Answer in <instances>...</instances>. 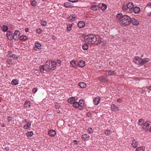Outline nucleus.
Segmentation results:
<instances>
[{"instance_id":"nucleus-1","label":"nucleus","mask_w":151,"mask_h":151,"mask_svg":"<svg viewBox=\"0 0 151 151\" xmlns=\"http://www.w3.org/2000/svg\"><path fill=\"white\" fill-rule=\"evenodd\" d=\"M116 17L119 20L121 24L123 26L129 25L131 23V18L127 15L118 14L116 15Z\"/></svg>"},{"instance_id":"nucleus-2","label":"nucleus","mask_w":151,"mask_h":151,"mask_svg":"<svg viewBox=\"0 0 151 151\" xmlns=\"http://www.w3.org/2000/svg\"><path fill=\"white\" fill-rule=\"evenodd\" d=\"M55 61L51 60L46 62L45 65L48 69L54 70L56 68Z\"/></svg>"},{"instance_id":"nucleus-3","label":"nucleus","mask_w":151,"mask_h":151,"mask_svg":"<svg viewBox=\"0 0 151 151\" xmlns=\"http://www.w3.org/2000/svg\"><path fill=\"white\" fill-rule=\"evenodd\" d=\"M94 35H89L85 37L84 40L86 43L88 44H94Z\"/></svg>"},{"instance_id":"nucleus-4","label":"nucleus","mask_w":151,"mask_h":151,"mask_svg":"<svg viewBox=\"0 0 151 151\" xmlns=\"http://www.w3.org/2000/svg\"><path fill=\"white\" fill-rule=\"evenodd\" d=\"M107 8V6L104 4H99V6L95 5V13H98L100 8L103 11H105Z\"/></svg>"},{"instance_id":"nucleus-5","label":"nucleus","mask_w":151,"mask_h":151,"mask_svg":"<svg viewBox=\"0 0 151 151\" xmlns=\"http://www.w3.org/2000/svg\"><path fill=\"white\" fill-rule=\"evenodd\" d=\"M151 125V123L149 122H147L144 124L142 128L145 131H147L150 129Z\"/></svg>"},{"instance_id":"nucleus-6","label":"nucleus","mask_w":151,"mask_h":151,"mask_svg":"<svg viewBox=\"0 0 151 151\" xmlns=\"http://www.w3.org/2000/svg\"><path fill=\"white\" fill-rule=\"evenodd\" d=\"M141 59L142 58H141L138 56H136L135 57L134 61L136 64L141 65Z\"/></svg>"},{"instance_id":"nucleus-7","label":"nucleus","mask_w":151,"mask_h":151,"mask_svg":"<svg viewBox=\"0 0 151 151\" xmlns=\"http://www.w3.org/2000/svg\"><path fill=\"white\" fill-rule=\"evenodd\" d=\"M131 23L134 25L137 26L139 24V22L138 20L134 18H131Z\"/></svg>"},{"instance_id":"nucleus-8","label":"nucleus","mask_w":151,"mask_h":151,"mask_svg":"<svg viewBox=\"0 0 151 151\" xmlns=\"http://www.w3.org/2000/svg\"><path fill=\"white\" fill-rule=\"evenodd\" d=\"M20 35V33L19 31L16 30L15 31L13 36V39L15 40H18L19 37L17 36H19Z\"/></svg>"},{"instance_id":"nucleus-9","label":"nucleus","mask_w":151,"mask_h":151,"mask_svg":"<svg viewBox=\"0 0 151 151\" xmlns=\"http://www.w3.org/2000/svg\"><path fill=\"white\" fill-rule=\"evenodd\" d=\"M76 19V17L74 15H71L68 18V20L70 22L74 21Z\"/></svg>"},{"instance_id":"nucleus-10","label":"nucleus","mask_w":151,"mask_h":151,"mask_svg":"<svg viewBox=\"0 0 151 151\" xmlns=\"http://www.w3.org/2000/svg\"><path fill=\"white\" fill-rule=\"evenodd\" d=\"M13 33L9 31L6 33V36L8 37V39L9 40H11L13 38Z\"/></svg>"},{"instance_id":"nucleus-11","label":"nucleus","mask_w":151,"mask_h":151,"mask_svg":"<svg viewBox=\"0 0 151 151\" xmlns=\"http://www.w3.org/2000/svg\"><path fill=\"white\" fill-rule=\"evenodd\" d=\"M100 81L104 83L107 82L108 81V79L105 76H101L99 78Z\"/></svg>"},{"instance_id":"nucleus-12","label":"nucleus","mask_w":151,"mask_h":151,"mask_svg":"<svg viewBox=\"0 0 151 151\" xmlns=\"http://www.w3.org/2000/svg\"><path fill=\"white\" fill-rule=\"evenodd\" d=\"M150 60V59L148 58H145L143 59L142 58L141 61V66L143 65L146 63L148 62Z\"/></svg>"},{"instance_id":"nucleus-13","label":"nucleus","mask_w":151,"mask_h":151,"mask_svg":"<svg viewBox=\"0 0 151 151\" xmlns=\"http://www.w3.org/2000/svg\"><path fill=\"white\" fill-rule=\"evenodd\" d=\"M49 135L51 137H54L56 134V132L53 130H50L48 132Z\"/></svg>"},{"instance_id":"nucleus-14","label":"nucleus","mask_w":151,"mask_h":151,"mask_svg":"<svg viewBox=\"0 0 151 151\" xmlns=\"http://www.w3.org/2000/svg\"><path fill=\"white\" fill-rule=\"evenodd\" d=\"M45 65H40V71L42 73H45L46 70L45 69Z\"/></svg>"},{"instance_id":"nucleus-15","label":"nucleus","mask_w":151,"mask_h":151,"mask_svg":"<svg viewBox=\"0 0 151 151\" xmlns=\"http://www.w3.org/2000/svg\"><path fill=\"white\" fill-rule=\"evenodd\" d=\"M132 145L133 147L136 148L137 147L138 143L136 140L134 139L132 141Z\"/></svg>"},{"instance_id":"nucleus-16","label":"nucleus","mask_w":151,"mask_h":151,"mask_svg":"<svg viewBox=\"0 0 151 151\" xmlns=\"http://www.w3.org/2000/svg\"><path fill=\"white\" fill-rule=\"evenodd\" d=\"M90 136L87 134H84L81 136V138L83 140H87L89 139Z\"/></svg>"},{"instance_id":"nucleus-17","label":"nucleus","mask_w":151,"mask_h":151,"mask_svg":"<svg viewBox=\"0 0 151 151\" xmlns=\"http://www.w3.org/2000/svg\"><path fill=\"white\" fill-rule=\"evenodd\" d=\"M127 8L129 9H132L134 7V5L133 3L129 2L127 4Z\"/></svg>"},{"instance_id":"nucleus-18","label":"nucleus","mask_w":151,"mask_h":151,"mask_svg":"<svg viewBox=\"0 0 151 151\" xmlns=\"http://www.w3.org/2000/svg\"><path fill=\"white\" fill-rule=\"evenodd\" d=\"M85 24V23L84 22L80 21L78 24V26L79 28H82L84 27Z\"/></svg>"},{"instance_id":"nucleus-19","label":"nucleus","mask_w":151,"mask_h":151,"mask_svg":"<svg viewBox=\"0 0 151 151\" xmlns=\"http://www.w3.org/2000/svg\"><path fill=\"white\" fill-rule=\"evenodd\" d=\"M31 125V123H29V122H28L26 124L24 125V129H28L30 128Z\"/></svg>"},{"instance_id":"nucleus-20","label":"nucleus","mask_w":151,"mask_h":151,"mask_svg":"<svg viewBox=\"0 0 151 151\" xmlns=\"http://www.w3.org/2000/svg\"><path fill=\"white\" fill-rule=\"evenodd\" d=\"M106 75L110 76L111 75H114L116 74V73L114 71H112L111 70H109L107 71L105 73Z\"/></svg>"},{"instance_id":"nucleus-21","label":"nucleus","mask_w":151,"mask_h":151,"mask_svg":"<svg viewBox=\"0 0 151 151\" xmlns=\"http://www.w3.org/2000/svg\"><path fill=\"white\" fill-rule=\"evenodd\" d=\"M133 10L135 13L138 14L140 11V8L138 6H136L133 8Z\"/></svg>"},{"instance_id":"nucleus-22","label":"nucleus","mask_w":151,"mask_h":151,"mask_svg":"<svg viewBox=\"0 0 151 151\" xmlns=\"http://www.w3.org/2000/svg\"><path fill=\"white\" fill-rule=\"evenodd\" d=\"M111 108L112 109V111H117L118 109V107L114 104H112L111 105Z\"/></svg>"},{"instance_id":"nucleus-23","label":"nucleus","mask_w":151,"mask_h":151,"mask_svg":"<svg viewBox=\"0 0 151 151\" xmlns=\"http://www.w3.org/2000/svg\"><path fill=\"white\" fill-rule=\"evenodd\" d=\"M78 65L79 67L83 68L84 67L85 65V62L83 60L80 61L78 63Z\"/></svg>"},{"instance_id":"nucleus-24","label":"nucleus","mask_w":151,"mask_h":151,"mask_svg":"<svg viewBox=\"0 0 151 151\" xmlns=\"http://www.w3.org/2000/svg\"><path fill=\"white\" fill-rule=\"evenodd\" d=\"M68 101L70 104H73L76 101L74 98L71 97L68 99Z\"/></svg>"},{"instance_id":"nucleus-25","label":"nucleus","mask_w":151,"mask_h":151,"mask_svg":"<svg viewBox=\"0 0 151 151\" xmlns=\"http://www.w3.org/2000/svg\"><path fill=\"white\" fill-rule=\"evenodd\" d=\"M100 98L98 96L97 97L95 98V105H98L100 102Z\"/></svg>"},{"instance_id":"nucleus-26","label":"nucleus","mask_w":151,"mask_h":151,"mask_svg":"<svg viewBox=\"0 0 151 151\" xmlns=\"http://www.w3.org/2000/svg\"><path fill=\"white\" fill-rule=\"evenodd\" d=\"M35 46L38 49L41 48V45L38 42H37L35 43Z\"/></svg>"},{"instance_id":"nucleus-27","label":"nucleus","mask_w":151,"mask_h":151,"mask_svg":"<svg viewBox=\"0 0 151 151\" xmlns=\"http://www.w3.org/2000/svg\"><path fill=\"white\" fill-rule=\"evenodd\" d=\"M70 64L72 66L73 68L76 67L78 63L75 61H71L70 62Z\"/></svg>"},{"instance_id":"nucleus-28","label":"nucleus","mask_w":151,"mask_h":151,"mask_svg":"<svg viewBox=\"0 0 151 151\" xmlns=\"http://www.w3.org/2000/svg\"><path fill=\"white\" fill-rule=\"evenodd\" d=\"M28 37L25 35H22L20 37V40L25 41L28 39Z\"/></svg>"},{"instance_id":"nucleus-29","label":"nucleus","mask_w":151,"mask_h":151,"mask_svg":"<svg viewBox=\"0 0 151 151\" xmlns=\"http://www.w3.org/2000/svg\"><path fill=\"white\" fill-rule=\"evenodd\" d=\"M19 81L16 79H13L11 82V83L12 84L15 85H17Z\"/></svg>"},{"instance_id":"nucleus-30","label":"nucleus","mask_w":151,"mask_h":151,"mask_svg":"<svg viewBox=\"0 0 151 151\" xmlns=\"http://www.w3.org/2000/svg\"><path fill=\"white\" fill-rule=\"evenodd\" d=\"M78 85L82 88H84L86 87V85L84 82H80L78 83Z\"/></svg>"},{"instance_id":"nucleus-31","label":"nucleus","mask_w":151,"mask_h":151,"mask_svg":"<svg viewBox=\"0 0 151 151\" xmlns=\"http://www.w3.org/2000/svg\"><path fill=\"white\" fill-rule=\"evenodd\" d=\"M1 29L3 31L5 32L7 31L8 29V27L6 26L3 25L1 27Z\"/></svg>"},{"instance_id":"nucleus-32","label":"nucleus","mask_w":151,"mask_h":151,"mask_svg":"<svg viewBox=\"0 0 151 151\" xmlns=\"http://www.w3.org/2000/svg\"><path fill=\"white\" fill-rule=\"evenodd\" d=\"M64 5L66 7H70L71 6V4L68 2H66L64 3Z\"/></svg>"},{"instance_id":"nucleus-33","label":"nucleus","mask_w":151,"mask_h":151,"mask_svg":"<svg viewBox=\"0 0 151 151\" xmlns=\"http://www.w3.org/2000/svg\"><path fill=\"white\" fill-rule=\"evenodd\" d=\"M31 106L30 103L29 102L26 101L25 103V105L24 107L25 108H29Z\"/></svg>"},{"instance_id":"nucleus-34","label":"nucleus","mask_w":151,"mask_h":151,"mask_svg":"<svg viewBox=\"0 0 151 151\" xmlns=\"http://www.w3.org/2000/svg\"><path fill=\"white\" fill-rule=\"evenodd\" d=\"M13 54L11 51H8L7 52V56L8 58H12Z\"/></svg>"},{"instance_id":"nucleus-35","label":"nucleus","mask_w":151,"mask_h":151,"mask_svg":"<svg viewBox=\"0 0 151 151\" xmlns=\"http://www.w3.org/2000/svg\"><path fill=\"white\" fill-rule=\"evenodd\" d=\"M6 62L8 64L11 65L12 64V60L11 59H8L6 60Z\"/></svg>"},{"instance_id":"nucleus-36","label":"nucleus","mask_w":151,"mask_h":151,"mask_svg":"<svg viewBox=\"0 0 151 151\" xmlns=\"http://www.w3.org/2000/svg\"><path fill=\"white\" fill-rule=\"evenodd\" d=\"M55 67H56V66L59 67L60 65L61 61L59 60H58L56 62H55Z\"/></svg>"},{"instance_id":"nucleus-37","label":"nucleus","mask_w":151,"mask_h":151,"mask_svg":"<svg viewBox=\"0 0 151 151\" xmlns=\"http://www.w3.org/2000/svg\"><path fill=\"white\" fill-rule=\"evenodd\" d=\"M88 46L86 44H84L82 46V48L83 50H86L88 49Z\"/></svg>"},{"instance_id":"nucleus-38","label":"nucleus","mask_w":151,"mask_h":151,"mask_svg":"<svg viewBox=\"0 0 151 151\" xmlns=\"http://www.w3.org/2000/svg\"><path fill=\"white\" fill-rule=\"evenodd\" d=\"M73 106L75 108H78L80 106L78 102L76 101L73 104Z\"/></svg>"},{"instance_id":"nucleus-39","label":"nucleus","mask_w":151,"mask_h":151,"mask_svg":"<svg viewBox=\"0 0 151 151\" xmlns=\"http://www.w3.org/2000/svg\"><path fill=\"white\" fill-rule=\"evenodd\" d=\"M33 134V132L32 131H31L26 133L27 136L28 137H32Z\"/></svg>"},{"instance_id":"nucleus-40","label":"nucleus","mask_w":151,"mask_h":151,"mask_svg":"<svg viewBox=\"0 0 151 151\" xmlns=\"http://www.w3.org/2000/svg\"><path fill=\"white\" fill-rule=\"evenodd\" d=\"M104 132L105 134L107 136L110 135L111 134L110 131L109 130H106L104 131Z\"/></svg>"},{"instance_id":"nucleus-41","label":"nucleus","mask_w":151,"mask_h":151,"mask_svg":"<svg viewBox=\"0 0 151 151\" xmlns=\"http://www.w3.org/2000/svg\"><path fill=\"white\" fill-rule=\"evenodd\" d=\"M41 24L43 26H45L47 24V23L46 21H44L43 19L41 21Z\"/></svg>"},{"instance_id":"nucleus-42","label":"nucleus","mask_w":151,"mask_h":151,"mask_svg":"<svg viewBox=\"0 0 151 151\" xmlns=\"http://www.w3.org/2000/svg\"><path fill=\"white\" fill-rule=\"evenodd\" d=\"M145 148L143 147H139L137 148L136 151H144Z\"/></svg>"},{"instance_id":"nucleus-43","label":"nucleus","mask_w":151,"mask_h":151,"mask_svg":"<svg viewBox=\"0 0 151 151\" xmlns=\"http://www.w3.org/2000/svg\"><path fill=\"white\" fill-rule=\"evenodd\" d=\"M78 103L80 106H82L83 105L84 101L82 100H79V102Z\"/></svg>"},{"instance_id":"nucleus-44","label":"nucleus","mask_w":151,"mask_h":151,"mask_svg":"<svg viewBox=\"0 0 151 151\" xmlns=\"http://www.w3.org/2000/svg\"><path fill=\"white\" fill-rule=\"evenodd\" d=\"M144 122V120L142 119H140L139 120L138 124L139 125H141Z\"/></svg>"},{"instance_id":"nucleus-45","label":"nucleus","mask_w":151,"mask_h":151,"mask_svg":"<svg viewBox=\"0 0 151 151\" xmlns=\"http://www.w3.org/2000/svg\"><path fill=\"white\" fill-rule=\"evenodd\" d=\"M31 4L33 6H36L37 5V2L35 0H33L31 1Z\"/></svg>"},{"instance_id":"nucleus-46","label":"nucleus","mask_w":151,"mask_h":151,"mask_svg":"<svg viewBox=\"0 0 151 151\" xmlns=\"http://www.w3.org/2000/svg\"><path fill=\"white\" fill-rule=\"evenodd\" d=\"M72 25L71 24H68L67 27V30L68 31H70L71 29V28L72 27Z\"/></svg>"},{"instance_id":"nucleus-47","label":"nucleus","mask_w":151,"mask_h":151,"mask_svg":"<svg viewBox=\"0 0 151 151\" xmlns=\"http://www.w3.org/2000/svg\"><path fill=\"white\" fill-rule=\"evenodd\" d=\"M12 57L14 59L16 60L17 59L19 58V56L17 54H13V56Z\"/></svg>"},{"instance_id":"nucleus-48","label":"nucleus","mask_w":151,"mask_h":151,"mask_svg":"<svg viewBox=\"0 0 151 151\" xmlns=\"http://www.w3.org/2000/svg\"><path fill=\"white\" fill-rule=\"evenodd\" d=\"M36 32L38 34H41L42 33V30L40 28H38L36 30Z\"/></svg>"},{"instance_id":"nucleus-49","label":"nucleus","mask_w":151,"mask_h":151,"mask_svg":"<svg viewBox=\"0 0 151 151\" xmlns=\"http://www.w3.org/2000/svg\"><path fill=\"white\" fill-rule=\"evenodd\" d=\"M7 119L8 122H9L11 121H12V119H13L12 117L11 116H7Z\"/></svg>"},{"instance_id":"nucleus-50","label":"nucleus","mask_w":151,"mask_h":151,"mask_svg":"<svg viewBox=\"0 0 151 151\" xmlns=\"http://www.w3.org/2000/svg\"><path fill=\"white\" fill-rule=\"evenodd\" d=\"M122 9L123 10L126 11L128 9L127 6V5H124L122 7Z\"/></svg>"},{"instance_id":"nucleus-51","label":"nucleus","mask_w":151,"mask_h":151,"mask_svg":"<svg viewBox=\"0 0 151 151\" xmlns=\"http://www.w3.org/2000/svg\"><path fill=\"white\" fill-rule=\"evenodd\" d=\"M88 131L89 133H92L93 132V130L91 128H88Z\"/></svg>"},{"instance_id":"nucleus-52","label":"nucleus","mask_w":151,"mask_h":151,"mask_svg":"<svg viewBox=\"0 0 151 151\" xmlns=\"http://www.w3.org/2000/svg\"><path fill=\"white\" fill-rule=\"evenodd\" d=\"M73 142L74 144L75 145H78L79 143V141L76 140H74L73 141Z\"/></svg>"},{"instance_id":"nucleus-53","label":"nucleus","mask_w":151,"mask_h":151,"mask_svg":"<svg viewBox=\"0 0 151 151\" xmlns=\"http://www.w3.org/2000/svg\"><path fill=\"white\" fill-rule=\"evenodd\" d=\"M37 91V89L36 88H34L32 89V91L34 93H35Z\"/></svg>"},{"instance_id":"nucleus-54","label":"nucleus","mask_w":151,"mask_h":151,"mask_svg":"<svg viewBox=\"0 0 151 151\" xmlns=\"http://www.w3.org/2000/svg\"><path fill=\"white\" fill-rule=\"evenodd\" d=\"M70 2L74 3L78 1V0H68Z\"/></svg>"},{"instance_id":"nucleus-55","label":"nucleus","mask_w":151,"mask_h":151,"mask_svg":"<svg viewBox=\"0 0 151 151\" xmlns=\"http://www.w3.org/2000/svg\"><path fill=\"white\" fill-rule=\"evenodd\" d=\"M52 38L53 40H56L57 39V37L55 36L54 35H52Z\"/></svg>"},{"instance_id":"nucleus-56","label":"nucleus","mask_w":151,"mask_h":151,"mask_svg":"<svg viewBox=\"0 0 151 151\" xmlns=\"http://www.w3.org/2000/svg\"><path fill=\"white\" fill-rule=\"evenodd\" d=\"M147 7H150L151 8V2H150L147 5Z\"/></svg>"},{"instance_id":"nucleus-57","label":"nucleus","mask_w":151,"mask_h":151,"mask_svg":"<svg viewBox=\"0 0 151 151\" xmlns=\"http://www.w3.org/2000/svg\"><path fill=\"white\" fill-rule=\"evenodd\" d=\"M28 122L27 121V119H24L23 121H22V122L23 123H27V122Z\"/></svg>"},{"instance_id":"nucleus-58","label":"nucleus","mask_w":151,"mask_h":151,"mask_svg":"<svg viewBox=\"0 0 151 151\" xmlns=\"http://www.w3.org/2000/svg\"><path fill=\"white\" fill-rule=\"evenodd\" d=\"M147 89L150 91H151V86H148L147 87Z\"/></svg>"},{"instance_id":"nucleus-59","label":"nucleus","mask_w":151,"mask_h":151,"mask_svg":"<svg viewBox=\"0 0 151 151\" xmlns=\"http://www.w3.org/2000/svg\"><path fill=\"white\" fill-rule=\"evenodd\" d=\"M122 100L120 99H118L117 100V102H118L121 103L122 102Z\"/></svg>"},{"instance_id":"nucleus-60","label":"nucleus","mask_w":151,"mask_h":151,"mask_svg":"<svg viewBox=\"0 0 151 151\" xmlns=\"http://www.w3.org/2000/svg\"><path fill=\"white\" fill-rule=\"evenodd\" d=\"M106 42H104L103 43H102V45L103 46H105L106 45Z\"/></svg>"},{"instance_id":"nucleus-61","label":"nucleus","mask_w":151,"mask_h":151,"mask_svg":"<svg viewBox=\"0 0 151 151\" xmlns=\"http://www.w3.org/2000/svg\"><path fill=\"white\" fill-rule=\"evenodd\" d=\"M91 9L93 10H94V5H93L92 6H91Z\"/></svg>"},{"instance_id":"nucleus-62","label":"nucleus","mask_w":151,"mask_h":151,"mask_svg":"<svg viewBox=\"0 0 151 151\" xmlns=\"http://www.w3.org/2000/svg\"><path fill=\"white\" fill-rule=\"evenodd\" d=\"M29 29L28 28H26L25 29V31L26 32H28L29 31Z\"/></svg>"},{"instance_id":"nucleus-63","label":"nucleus","mask_w":151,"mask_h":151,"mask_svg":"<svg viewBox=\"0 0 151 151\" xmlns=\"http://www.w3.org/2000/svg\"><path fill=\"white\" fill-rule=\"evenodd\" d=\"M146 93L145 90V89H142V93H143H143Z\"/></svg>"},{"instance_id":"nucleus-64","label":"nucleus","mask_w":151,"mask_h":151,"mask_svg":"<svg viewBox=\"0 0 151 151\" xmlns=\"http://www.w3.org/2000/svg\"><path fill=\"white\" fill-rule=\"evenodd\" d=\"M147 15L148 16H151V12L148 13Z\"/></svg>"}]
</instances>
